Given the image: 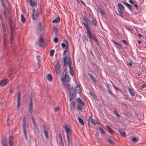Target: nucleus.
Here are the masks:
<instances>
[{
    "mask_svg": "<svg viewBox=\"0 0 146 146\" xmlns=\"http://www.w3.org/2000/svg\"><path fill=\"white\" fill-rule=\"evenodd\" d=\"M82 19L85 22V23H83V25L86 28V29L87 35L89 38L90 40L93 39L96 41V43L98 44V41L97 39L91 32L87 18L85 16H83Z\"/></svg>",
    "mask_w": 146,
    "mask_h": 146,
    "instance_id": "nucleus-1",
    "label": "nucleus"
},
{
    "mask_svg": "<svg viewBox=\"0 0 146 146\" xmlns=\"http://www.w3.org/2000/svg\"><path fill=\"white\" fill-rule=\"evenodd\" d=\"M76 92L73 88H71L69 90V100L71 102L74 99L76 96V93L80 94L81 92V89L79 85H77L75 88Z\"/></svg>",
    "mask_w": 146,
    "mask_h": 146,
    "instance_id": "nucleus-2",
    "label": "nucleus"
},
{
    "mask_svg": "<svg viewBox=\"0 0 146 146\" xmlns=\"http://www.w3.org/2000/svg\"><path fill=\"white\" fill-rule=\"evenodd\" d=\"M64 128L67 137H69V135L72 132L71 125L69 124H66L64 126Z\"/></svg>",
    "mask_w": 146,
    "mask_h": 146,
    "instance_id": "nucleus-3",
    "label": "nucleus"
},
{
    "mask_svg": "<svg viewBox=\"0 0 146 146\" xmlns=\"http://www.w3.org/2000/svg\"><path fill=\"white\" fill-rule=\"evenodd\" d=\"M67 64L69 68V72L70 75L73 76H74V71L73 67L72 66V63L69 58L67 59Z\"/></svg>",
    "mask_w": 146,
    "mask_h": 146,
    "instance_id": "nucleus-4",
    "label": "nucleus"
},
{
    "mask_svg": "<svg viewBox=\"0 0 146 146\" xmlns=\"http://www.w3.org/2000/svg\"><path fill=\"white\" fill-rule=\"evenodd\" d=\"M26 122V118L25 117H24L23 118V134L25 137H27Z\"/></svg>",
    "mask_w": 146,
    "mask_h": 146,
    "instance_id": "nucleus-5",
    "label": "nucleus"
},
{
    "mask_svg": "<svg viewBox=\"0 0 146 146\" xmlns=\"http://www.w3.org/2000/svg\"><path fill=\"white\" fill-rule=\"evenodd\" d=\"M33 12L32 18L33 20H36L38 17V13L37 10H35V9L33 8L32 10Z\"/></svg>",
    "mask_w": 146,
    "mask_h": 146,
    "instance_id": "nucleus-6",
    "label": "nucleus"
},
{
    "mask_svg": "<svg viewBox=\"0 0 146 146\" xmlns=\"http://www.w3.org/2000/svg\"><path fill=\"white\" fill-rule=\"evenodd\" d=\"M61 80L63 82H69L70 79L69 76L68 75H67L62 77Z\"/></svg>",
    "mask_w": 146,
    "mask_h": 146,
    "instance_id": "nucleus-7",
    "label": "nucleus"
},
{
    "mask_svg": "<svg viewBox=\"0 0 146 146\" xmlns=\"http://www.w3.org/2000/svg\"><path fill=\"white\" fill-rule=\"evenodd\" d=\"M58 63L59 61L58 60L57 61V63L55 66V68L57 74H59L60 71V67Z\"/></svg>",
    "mask_w": 146,
    "mask_h": 146,
    "instance_id": "nucleus-8",
    "label": "nucleus"
},
{
    "mask_svg": "<svg viewBox=\"0 0 146 146\" xmlns=\"http://www.w3.org/2000/svg\"><path fill=\"white\" fill-rule=\"evenodd\" d=\"M1 142L3 144V146H8L9 143V140L3 138L2 139Z\"/></svg>",
    "mask_w": 146,
    "mask_h": 146,
    "instance_id": "nucleus-9",
    "label": "nucleus"
},
{
    "mask_svg": "<svg viewBox=\"0 0 146 146\" xmlns=\"http://www.w3.org/2000/svg\"><path fill=\"white\" fill-rule=\"evenodd\" d=\"M8 82V80L7 79H3L0 82V86H4L7 85Z\"/></svg>",
    "mask_w": 146,
    "mask_h": 146,
    "instance_id": "nucleus-10",
    "label": "nucleus"
},
{
    "mask_svg": "<svg viewBox=\"0 0 146 146\" xmlns=\"http://www.w3.org/2000/svg\"><path fill=\"white\" fill-rule=\"evenodd\" d=\"M33 106V100H32V98H31L30 99V103H29V111L31 113L32 112Z\"/></svg>",
    "mask_w": 146,
    "mask_h": 146,
    "instance_id": "nucleus-11",
    "label": "nucleus"
},
{
    "mask_svg": "<svg viewBox=\"0 0 146 146\" xmlns=\"http://www.w3.org/2000/svg\"><path fill=\"white\" fill-rule=\"evenodd\" d=\"M67 51V49H65L63 50V55L65 56L63 58L64 61V66L66 65V55Z\"/></svg>",
    "mask_w": 146,
    "mask_h": 146,
    "instance_id": "nucleus-12",
    "label": "nucleus"
},
{
    "mask_svg": "<svg viewBox=\"0 0 146 146\" xmlns=\"http://www.w3.org/2000/svg\"><path fill=\"white\" fill-rule=\"evenodd\" d=\"M38 44L40 47H43L44 46V40L42 37H40L39 39Z\"/></svg>",
    "mask_w": 146,
    "mask_h": 146,
    "instance_id": "nucleus-13",
    "label": "nucleus"
},
{
    "mask_svg": "<svg viewBox=\"0 0 146 146\" xmlns=\"http://www.w3.org/2000/svg\"><path fill=\"white\" fill-rule=\"evenodd\" d=\"M88 120L89 121H90L92 124L94 125L98 124V123L94 119H93L91 116H89Z\"/></svg>",
    "mask_w": 146,
    "mask_h": 146,
    "instance_id": "nucleus-14",
    "label": "nucleus"
},
{
    "mask_svg": "<svg viewBox=\"0 0 146 146\" xmlns=\"http://www.w3.org/2000/svg\"><path fill=\"white\" fill-rule=\"evenodd\" d=\"M119 131L121 136L124 137L125 136V130L123 129H119Z\"/></svg>",
    "mask_w": 146,
    "mask_h": 146,
    "instance_id": "nucleus-15",
    "label": "nucleus"
},
{
    "mask_svg": "<svg viewBox=\"0 0 146 146\" xmlns=\"http://www.w3.org/2000/svg\"><path fill=\"white\" fill-rule=\"evenodd\" d=\"M123 3L124 5L126 6L131 11L132 10L133 7L131 5L127 3L124 2H123Z\"/></svg>",
    "mask_w": 146,
    "mask_h": 146,
    "instance_id": "nucleus-16",
    "label": "nucleus"
},
{
    "mask_svg": "<svg viewBox=\"0 0 146 146\" xmlns=\"http://www.w3.org/2000/svg\"><path fill=\"white\" fill-rule=\"evenodd\" d=\"M127 89L131 96L133 97L134 96H135V94L132 89L130 88H128Z\"/></svg>",
    "mask_w": 146,
    "mask_h": 146,
    "instance_id": "nucleus-17",
    "label": "nucleus"
},
{
    "mask_svg": "<svg viewBox=\"0 0 146 146\" xmlns=\"http://www.w3.org/2000/svg\"><path fill=\"white\" fill-rule=\"evenodd\" d=\"M117 5L119 9L123 11H124L125 10V8L124 6L122 5L121 3H118L117 4Z\"/></svg>",
    "mask_w": 146,
    "mask_h": 146,
    "instance_id": "nucleus-18",
    "label": "nucleus"
},
{
    "mask_svg": "<svg viewBox=\"0 0 146 146\" xmlns=\"http://www.w3.org/2000/svg\"><path fill=\"white\" fill-rule=\"evenodd\" d=\"M75 104V103L73 102H72L71 103V104H70V109L72 110H74L75 109V107L74 106Z\"/></svg>",
    "mask_w": 146,
    "mask_h": 146,
    "instance_id": "nucleus-19",
    "label": "nucleus"
},
{
    "mask_svg": "<svg viewBox=\"0 0 146 146\" xmlns=\"http://www.w3.org/2000/svg\"><path fill=\"white\" fill-rule=\"evenodd\" d=\"M31 5L33 7H36L37 5L34 2V0H32L30 3Z\"/></svg>",
    "mask_w": 146,
    "mask_h": 146,
    "instance_id": "nucleus-20",
    "label": "nucleus"
},
{
    "mask_svg": "<svg viewBox=\"0 0 146 146\" xmlns=\"http://www.w3.org/2000/svg\"><path fill=\"white\" fill-rule=\"evenodd\" d=\"M60 21V18L59 17H58L55 19L53 20L52 21V23H58Z\"/></svg>",
    "mask_w": 146,
    "mask_h": 146,
    "instance_id": "nucleus-21",
    "label": "nucleus"
},
{
    "mask_svg": "<svg viewBox=\"0 0 146 146\" xmlns=\"http://www.w3.org/2000/svg\"><path fill=\"white\" fill-rule=\"evenodd\" d=\"M76 102L77 103L82 104V105H84V103L82 102L81 99L80 98L77 99Z\"/></svg>",
    "mask_w": 146,
    "mask_h": 146,
    "instance_id": "nucleus-22",
    "label": "nucleus"
},
{
    "mask_svg": "<svg viewBox=\"0 0 146 146\" xmlns=\"http://www.w3.org/2000/svg\"><path fill=\"white\" fill-rule=\"evenodd\" d=\"M42 28L41 27V23L40 22L39 23L38 27L37 28V33H40L42 30Z\"/></svg>",
    "mask_w": 146,
    "mask_h": 146,
    "instance_id": "nucleus-23",
    "label": "nucleus"
},
{
    "mask_svg": "<svg viewBox=\"0 0 146 146\" xmlns=\"http://www.w3.org/2000/svg\"><path fill=\"white\" fill-rule=\"evenodd\" d=\"M61 45L63 48H64L65 47H66V49H67L68 46V44L67 42H66V43H62Z\"/></svg>",
    "mask_w": 146,
    "mask_h": 146,
    "instance_id": "nucleus-24",
    "label": "nucleus"
},
{
    "mask_svg": "<svg viewBox=\"0 0 146 146\" xmlns=\"http://www.w3.org/2000/svg\"><path fill=\"white\" fill-rule=\"evenodd\" d=\"M44 128V132L45 137H48V132L47 130L44 128V125L43 126Z\"/></svg>",
    "mask_w": 146,
    "mask_h": 146,
    "instance_id": "nucleus-25",
    "label": "nucleus"
},
{
    "mask_svg": "<svg viewBox=\"0 0 146 146\" xmlns=\"http://www.w3.org/2000/svg\"><path fill=\"white\" fill-rule=\"evenodd\" d=\"M63 84L64 86L67 90L69 89V85L67 82H64L63 83Z\"/></svg>",
    "mask_w": 146,
    "mask_h": 146,
    "instance_id": "nucleus-26",
    "label": "nucleus"
},
{
    "mask_svg": "<svg viewBox=\"0 0 146 146\" xmlns=\"http://www.w3.org/2000/svg\"><path fill=\"white\" fill-rule=\"evenodd\" d=\"M97 11L100 12L102 14L104 15V13L102 10L98 6H97Z\"/></svg>",
    "mask_w": 146,
    "mask_h": 146,
    "instance_id": "nucleus-27",
    "label": "nucleus"
},
{
    "mask_svg": "<svg viewBox=\"0 0 146 146\" xmlns=\"http://www.w3.org/2000/svg\"><path fill=\"white\" fill-rule=\"evenodd\" d=\"M98 129L100 131L102 134H104L105 133L102 127L101 126H99L98 127Z\"/></svg>",
    "mask_w": 146,
    "mask_h": 146,
    "instance_id": "nucleus-28",
    "label": "nucleus"
},
{
    "mask_svg": "<svg viewBox=\"0 0 146 146\" xmlns=\"http://www.w3.org/2000/svg\"><path fill=\"white\" fill-rule=\"evenodd\" d=\"M13 137H9L10 145V146H13V145L14 144V142L13 141Z\"/></svg>",
    "mask_w": 146,
    "mask_h": 146,
    "instance_id": "nucleus-29",
    "label": "nucleus"
},
{
    "mask_svg": "<svg viewBox=\"0 0 146 146\" xmlns=\"http://www.w3.org/2000/svg\"><path fill=\"white\" fill-rule=\"evenodd\" d=\"M1 1V4L3 7V8L5 9H7L6 6L5 4L4 0H0Z\"/></svg>",
    "mask_w": 146,
    "mask_h": 146,
    "instance_id": "nucleus-30",
    "label": "nucleus"
},
{
    "mask_svg": "<svg viewBox=\"0 0 146 146\" xmlns=\"http://www.w3.org/2000/svg\"><path fill=\"white\" fill-rule=\"evenodd\" d=\"M78 121L82 125H84V121H83V120L82 119V118H81L80 117H78Z\"/></svg>",
    "mask_w": 146,
    "mask_h": 146,
    "instance_id": "nucleus-31",
    "label": "nucleus"
},
{
    "mask_svg": "<svg viewBox=\"0 0 146 146\" xmlns=\"http://www.w3.org/2000/svg\"><path fill=\"white\" fill-rule=\"evenodd\" d=\"M21 101V99L17 98V108H18V110L19 109V108L20 107Z\"/></svg>",
    "mask_w": 146,
    "mask_h": 146,
    "instance_id": "nucleus-32",
    "label": "nucleus"
},
{
    "mask_svg": "<svg viewBox=\"0 0 146 146\" xmlns=\"http://www.w3.org/2000/svg\"><path fill=\"white\" fill-rule=\"evenodd\" d=\"M92 24L94 26H96L97 25V23L96 20L94 19H93L92 20Z\"/></svg>",
    "mask_w": 146,
    "mask_h": 146,
    "instance_id": "nucleus-33",
    "label": "nucleus"
},
{
    "mask_svg": "<svg viewBox=\"0 0 146 146\" xmlns=\"http://www.w3.org/2000/svg\"><path fill=\"white\" fill-rule=\"evenodd\" d=\"M113 43L115 44L117 46L119 47L120 48H121L122 46L121 44H119L118 42H116L114 41L113 40Z\"/></svg>",
    "mask_w": 146,
    "mask_h": 146,
    "instance_id": "nucleus-34",
    "label": "nucleus"
},
{
    "mask_svg": "<svg viewBox=\"0 0 146 146\" xmlns=\"http://www.w3.org/2000/svg\"><path fill=\"white\" fill-rule=\"evenodd\" d=\"M47 78L48 80L51 81L52 80V77L50 74H48L47 76Z\"/></svg>",
    "mask_w": 146,
    "mask_h": 146,
    "instance_id": "nucleus-35",
    "label": "nucleus"
},
{
    "mask_svg": "<svg viewBox=\"0 0 146 146\" xmlns=\"http://www.w3.org/2000/svg\"><path fill=\"white\" fill-rule=\"evenodd\" d=\"M2 30L3 32H5L6 29V27L5 26V24L3 23H2Z\"/></svg>",
    "mask_w": 146,
    "mask_h": 146,
    "instance_id": "nucleus-36",
    "label": "nucleus"
},
{
    "mask_svg": "<svg viewBox=\"0 0 146 146\" xmlns=\"http://www.w3.org/2000/svg\"><path fill=\"white\" fill-rule=\"evenodd\" d=\"M55 50L54 49L51 50L50 51V55L51 56H53L54 55Z\"/></svg>",
    "mask_w": 146,
    "mask_h": 146,
    "instance_id": "nucleus-37",
    "label": "nucleus"
},
{
    "mask_svg": "<svg viewBox=\"0 0 146 146\" xmlns=\"http://www.w3.org/2000/svg\"><path fill=\"white\" fill-rule=\"evenodd\" d=\"M21 21L23 23H25V18L24 17V16L23 14H21Z\"/></svg>",
    "mask_w": 146,
    "mask_h": 146,
    "instance_id": "nucleus-38",
    "label": "nucleus"
},
{
    "mask_svg": "<svg viewBox=\"0 0 146 146\" xmlns=\"http://www.w3.org/2000/svg\"><path fill=\"white\" fill-rule=\"evenodd\" d=\"M10 28L11 30V34L12 35L13 34V31L14 29V28L13 27V26L11 24H10Z\"/></svg>",
    "mask_w": 146,
    "mask_h": 146,
    "instance_id": "nucleus-39",
    "label": "nucleus"
},
{
    "mask_svg": "<svg viewBox=\"0 0 146 146\" xmlns=\"http://www.w3.org/2000/svg\"><path fill=\"white\" fill-rule=\"evenodd\" d=\"M114 113L115 114V115L118 117H120V115L118 114L117 111L116 110H114Z\"/></svg>",
    "mask_w": 146,
    "mask_h": 146,
    "instance_id": "nucleus-40",
    "label": "nucleus"
},
{
    "mask_svg": "<svg viewBox=\"0 0 146 146\" xmlns=\"http://www.w3.org/2000/svg\"><path fill=\"white\" fill-rule=\"evenodd\" d=\"M139 139L136 137H132V140L135 142H136L138 141Z\"/></svg>",
    "mask_w": 146,
    "mask_h": 146,
    "instance_id": "nucleus-41",
    "label": "nucleus"
},
{
    "mask_svg": "<svg viewBox=\"0 0 146 146\" xmlns=\"http://www.w3.org/2000/svg\"><path fill=\"white\" fill-rule=\"evenodd\" d=\"M106 127L107 128V129H108V130L109 131L110 133H112L113 132V131L112 130V129H111V128L108 125H106Z\"/></svg>",
    "mask_w": 146,
    "mask_h": 146,
    "instance_id": "nucleus-42",
    "label": "nucleus"
},
{
    "mask_svg": "<svg viewBox=\"0 0 146 146\" xmlns=\"http://www.w3.org/2000/svg\"><path fill=\"white\" fill-rule=\"evenodd\" d=\"M107 89V91L109 92V93L111 95H112L113 94L111 92V90L110 87H109V88H108Z\"/></svg>",
    "mask_w": 146,
    "mask_h": 146,
    "instance_id": "nucleus-43",
    "label": "nucleus"
},
{
    "mask_svg": "<svg viewBox=\"0 0 146 146\" xmlns=\"http://www.w3.org/2000/svg\"><path fill=\"white\" fill-rule=\"evenodd\" d=\"M67 141H68V145L67 146H70V139H69V137H67Z\"/></svg>",
    "mask_w": 146,
    "mask_h": 146,
    "instance_id": "nucleus-44",
    "label": "nucleus"
},
{
    "mask_svg": "<svg viewBox=\"0 0 146 146\" xmlns=\"http://www.w3.org/2000/svg\"><path fill=\"white\" fill-rule=\"evenodd\" d=\"M7 37H3V43H6V42H7Z\"/></svg>",
    "mask_w": 146,
    "mask_h": 146,
    "instance_id": "nucleus-45",
    "label": "nucleus"
},
{
    "mask_svg": "<svg viewBox=\"0 0 146 146\" xmlns=\"http://www.w3.org/2000/svg\"><path fill=\"white\" fill-rule=\"evenodd\" d=\"M53 40L55 43H57L58 41V38L57 37H55L54 38Z\"/></svg>",
    "mask_w": 146,
    "mask_h": 146,
    "instance_id": "nucleus-46",
    "label": "nucleus"
},
{
    "mask_svg": "<svg viewBox=\"0 0 146 146\" xmlns=\"http://www.w3.org/2000/svg\"><path fill=\"white\" fill-rule=\"evenodd\" d=\"M31 118L32 119V121L33 123V124H35V123H36L35 122V120L34 119L33 116L32 115H31Z\"/></svg>",
    "mask_w": 146,
    "mask_h": 146,
    "instance_id": "nucleus-47",
    "label": "nucleus"
},
{
    "mask_svg": "<svg viewBox=\"0 0 146 146\" xmlns=\"http://www.w3.org/2000/svg\"><path fill=\"white\" fill-rule=\"evenodd\" d=\"M36 57H37V59L38 61V64H39V63L40 61V57L39 56H38V55H37V56Z\"/></svg>",
    "mask_w": 146,
    "mask_h": 146,
    "instance_id": "nucleus-48",
    "label": "nucleus"
},
{
    "mask_svg": "<svg viewBox=\"0 0 146 146\" xmlns=\"http://www.w3.org/2000/svg\"><path fill=\"white\" fill-rule=\"evenodd\" d=\"M108 141L110 144H113L114 143L113 142L112 140L109 138L108 139Z\"/></svg>",
    "mask_w": 146,
    "mask_h": 146,
    "instance_id": "nucleus-49",
    "label": "nucleus"
},
{
    "mask_svg": "<svg viewBox=\"0 0 146 146\" xmlns=\"http://www.w3.org/2000/svg\"><path fill=\"white\" fill-rule=\"evenodd\" d=\"M123 10H121L120 9H119V10H118V12L120 14V15L122 17V13L121 12V11H122Z\"/></svg>",
    "mask_w": 146,
    "mask_h": 146,
    "instance_id": "nucleus-50",
    "label": "nucleus"
},
{
    "mask_svg": "<svg viewBox=\"0 0 146 146\" xmlns=\"http://www.w3.org/2000/svg\"><path fill=\"white\" fill-rule=\"evenodd\" d=\"M77 108L79 110H82V107L80 105H78L77 106Z\"/></svg>",
    "mask_w": 146,
    "mask_h": 146,
    "instance_id": "nucleus-51",
    "label": "nucleus"
},
{
    "mask_svg": "<svg viewBox=\"0 0 146 146\" xmlns=\"http://www.w3.org/2000/svg\"><path fill=\"white\" fill-rule=\"evenodd\" d=\"M105 84L106 87L107 89L110 87V86L108 83H105Z\"/></svg>",
    "mask_w": 146,
    "mask_h": 146,
    "instance_id": "nucleus-52",
    "label": "nucleus"
},
{
    "mask_svg": "<svg viewBox=\"0 0 146 146\" xmlns=\"http://www.w3.org/2000/svg\"><path fill=\"white\" fill-rule=\"evenodd\" d=\"M5 10L3 12V14H4V16L5 17L6 19L7 18V16H6L7 13L5 11Z\"/></svg>",
    "mask_w": 146,
    "mask_h": 146,
    "instance_id": "nucleus-53",
    "label": "nucleus"
},
{
    "mask_svg": "<svg viewBox=\"0 0 146 146\" xmlns=\"http://www.w3.org/2000/svg\"><path fill=\"white\" fill-rule=\"evenodd\" d=\"M33 125L35 126V128L38 131V127L37 125H36V123H35V124H33Z\"/></svg>",
    "mask_w": 146,
    "mask_h": 146,
    "instance_id": "nucleus-54",
    "label": "nucleus"
},
{
    "mask_svg": "<svg viewBox=\"0 0 146 146\" xmlns=\"http://www.w3.org/2000/svg\"><path fill=\"white\" fill-rule=\"evenodd\" d=\"M60 109V108L59 107H57L54 109V111L55 112H56L58 111Z\"/></svg>",
    "mask_w": 146,
    "mask_h": 146,
    "instance_id": "nucleus-55",
    "label": "nucleus"
},
{
    "mask_svg": "<svg viewBox=\"0 0 146 146\" xmlns=\"http://www.w3.org/2000/svg\"><path fill=\"white\" fill-rule=\"evenodd\" d=\"M3 32V37H7V34L5 33V32Z\"/></svg>",
    "mask_w": 146,
    "mask_h": 146,
    "instance_id": "nucleus-56",
    "label": "nucleus"
},
{
    "mask_svg": "<svg viewBox=\"0 0 146 146\" xmlns=\"http://www.w3.org/2000/svg\"><path fill=\"white\" fill-rule=\"evenodd\" d=\"M10 120L8 118L7 119V125H9L10 124Z\"/></svg>",
    "mask_w": 146,
    "mask_h": 146,
    "instance_id": "nucleus-57",
    "label": "nucleus"
},
{
    "mask_svg": "<svg viewBox=\"0 0 146 146\" xmlns=\"http://www.w3.org/2000/svg\"><path fill=\"white\" fill-rule=\"evenodd\" d=\"M145 85H141V86H140V89L141 90H143V89L145 88Z\"/></svg>",
    "mask_w": 146,
    "mask_h": 146,
    "instance_id": "nucleus-58",
    "label": "nucleus"
},
{
    "mask_svg": "<svg viewBox=\"0 0 146 146\" xmlns=\"http://www.w3.org/2000/svg\"><path fill=\"white\" fill-rule=\"evenodd\" d=\"M84 39L87 41L88 40V37L86 36H84Z\"/></svg>",
    "mask_w": 146,
    "mask_h": 146,
    "instance_id": "nucleus-59",
    "label": "nucleus"
},
{
    "mask_svg": "<svg viewBox=\"0 0 146 146\" xmlns=\"http://www.w3.org/2000/svg\"><path fill=\"white\" fill-rule=\"evenodd\" d=\"M91 79L94 81L96 82V79L93 76H92L91 78Z\"/></svg>",
    "mask_w": 146,
    "mask_h": 146,
    "instance_id": "nucleus-60",
    "label": "nucleus"
},
{
    "mask_svg": "<svg viewBox=\"0 0 146 146\" xmlns=\"http://www.w3.org/2000/svg\"><path fill=\"white\" fill-rule=\"evenodd\" d=\"M60 144L61 145V146H64V143H63V141H60Z\"/></svg>",
    "mask_w": 146,
    "mask_h": 146,
    "instance_id": "nucleus-61",
    "label": "nucleus"
},
{
    "mask_svg": "<svg viewBox=\"0 0 146 146\" xmlns=\"http://www.w3.org/2000/svg\"><path fill=\"white\" fill-rule=\"evenodd\" d=\"M64 70H65V74L64 76H66L67 75H68V72H67V70L66 69H65Z\"/></svg>",
    "mask_w": 146,
    "mask_h": 146,
    "instance_id": "nucleus-62",
    "label": "nucleus"
},
{
    "mask_svg": "<svg viewBox=\"0 0 146 146\" xmlns=\"http://www.w3.org/2000/svg\"><path fill=\"white\" fill-rule=\"evenodd\" d=\"M9 92L11 93H12L13 92V89L12 88H10L9 90Z\"/></svg>",
    "mask_w": 146,
    "mask_h": 146,
    "instance_id": "nucleus-63",
    "label": "nucleus"
},
{
    "mask_svg": "<svg viewBox=\"0 0 146 146\" xmlns=\"http://www.w3.org/2000/svg\"><path fill=\"white\" fill-rule=\"evenodd\" d=\"M88 75L90 76V78H91L92 76H93L92 74L90 73H88Z\"/></svg>",
    "mask_w": 146,
    "mask_h": 146,
    "instance_id": "nucleus-64",
    "label": "nucleus"
}]
</instances>
